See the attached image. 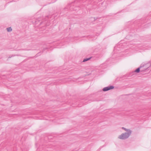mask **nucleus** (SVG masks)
Returning a JSON list of instances; mask_svg holds the SVG:
<instances>
[{
	"mask_svg": "<svg viewBox=\"0 0 151 151\" xmlns=\"http://www.w3.org/2000/svg\"><path fill=\"white\" fill-rule=\"evenodd\" d=\"M122 129L124 130L126 132L122 133L118 136V138L121 139L125 140L128 138L131 135L132 131L130 129H126L124 127H122Z\"/></svg>",
	"mask_w": 151,
	"mask_h": 151,
	"instance_id": "f257e3e1",
	"label": "nucleus"
},
{
	"mask_svg": "<svg viewBox=\"0 0 151 151\" xmlns=\"http://www.w3.org/2000/svg\"><path fill=\"white\" fill-rule=\"evenodd\" d=\"M48 18V16H47L46 17L45 20H43V21L42 22L41 21H40V20L38 19H35L34 21H32V22L33 23L35 24H38L37 26L39 25L42 24H46V25L47 26H48L49 25L47 23H46V21L47 20Z\"/></svg>",
	"mask_w": 151,
	"mask_h": 151,
	"instance_id": "f03ea898",
	"label": "nucleus"
},
{
	"mask_svg": "<svg viewBox=\"0 0 151 151\" xmlns=\"http://www.w3.org/2000/svg\"><path fill=\"white\" fill-rule=\"evenodd\" d=\"M151 65V64L150 63H147L145 65L141 64V65H142V67H143L144 68L143 69H141V71H143L146 70L148 68H149Z\"/></svg>",
	"mask_w": 151,
	"mask_h": 151,
	"instance_id": "7ed1b4c3",
	"label": "nucleus"
},
{
	"mask_svg": "<svg viewBox=\"0 0 151 151\" xmlns=\"http://www.w3.org/2000/svg\"><path fill=\"white\" fill-rule=\"evenodd\" d=\"M114 88V87L112 86H109L104 88L103 89V91H106L110 90L113 89Z\"/></svg>",
	"mask_w": 151,
	"mask_h": 151,
	"instance_id": "20e7f679",
	"label": "nucleus"
},
{
	"mask_svg": "<svg viewBox=\"0 0 151 151\" xmlns=\"http://www.w3.org/2000/svg\"><path fill=\"white\" fill-rule=\"evenodd\" d=\"M142 65H141L138 68L134 71V72L137 73H139L140 71V69L142 68Z\"/></svg>",
	"mask_w": 151,
	"mask_h": 151,
	"instance_id": "39448f33",
	"label": "nucleus"
},
{
	"mask_svg": "<svg viewBox=\"0 0 151 151\" xmlns=\"http://www.w3.org/2000/svg\"><path fill=\"white\" fill-rule=\"evenodd\" d=\"M91 57L89 58H85L83 60V62H85L86 61H87L90 60L91 59Z\"/></svg>",
	"mask_w": 151,
	"mask_h": 151,
	"instance_id": "423d86ee",
	"label": "nucleus"
},
{
	"mask_svg": "<svg viewBox=\"0 0 151 151\" xmlns=\"http://www.w3.org/2000/svg\"><path fill=\"white\" fill-rule=\"evenodd\" d=\"M6 30L8 32H11L12 30V29L11 27L6 28Z\"/></svg>",
	"mask_w": 151,
	"mask_h": 151,
	"instance_id": "0eeeda50",
	"label": "nucleus"
},
{
	"mask_svg": "<svg viewBox=\"0 0 151 151\" xmlns=\"http://www.w3.org/2000/svg\"><path fill=\"white\" fill-rule=\"evenodd\" d=\"M69 7V9L70 10H77L75 8H73V7H71V6H70Z\"/></svg>",
	"mask_w": 151,
	"mask_h": 151,
	"instance_id": "6e6552de",
	"label": "nucleus"
},
{
	"mask_svg": "<svg viewBox=\"0 0 151 151\" xmlns=\"http://www.w3.org/2000/svg\"><path fill=\"white\" fill-rule=\"evenodd\" d=\"M116 47H115V48H114V49H116Z\"/></svg>",
	"mask_w": 151,
	"mask_h": 151,
	"instance_id": "1a4fd4ad",
	"label": "nucleus"
},
{
	"mask_svg": "<svg viewBox=\"0 0 151 151\" xmlns=\"http://www.w3.org/2000/svg\"><path fill=\"white\" fill-rule=\"evenodd\" d=\"M93 19H94V20H95V19H95V17H94V18H93Z\"/></svg>",
	"mask_w": 151,
	"mask_h": 151,
	"instance_id": "9d476101",
	"label": "nucleus"
},
{
	"mask_svg": "<svg viewBox=\"0 0 151 151\" xmlns=\"http://www.w3.org/2000/svg\"><path fill=\"white\" fill-rule=\"evenodd\" d=\"M37 151H38V150H37Z\"/></svg>",
	"mask_w": 151,
	"mask_h": 151,
	"instance_id": "9b49d317",
	"label": "nucleus"
},
{
	"mask_svg": "<svg viewBox=\"0 0 151 151\" xmlns=\"http://www.w3.org/2000/svg\"><path fill=\"white\" fill-rule=\"evenodd\" d=\"M88 0H86V1H87Z\"/></svg>",
	"mask_w": 151,
	"mask_h": 151,
	"instance_id": "f8f14e48",
	"label": "nucleus"
}]
</instances>
